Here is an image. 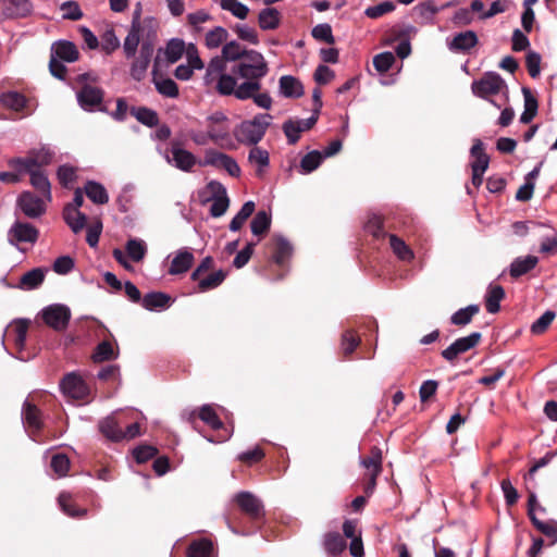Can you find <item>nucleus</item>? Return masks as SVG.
Returning <instances> with one entry per match:
<instances>
[{
	"label": "nucleus",
	"mask_w": 557,
	"mask_h": 557,
	"mask_svg": "<svg viewBox=\"0 0 557 557\" xmlns=\"http://www.w3.org/2000/svg\"><path fill=\"white\" fill-rule=\"evenodd\" d=\"M198 417L201 421L208 424L213 430H220L223 428V422L216 414L215 410L210 405H203L199 409Z\"/></svg>",
	"instance_id": "48"
},
{
	"label": "nucleus",
	"mask_w": 557,
	"mask_h": 557,
	"mask_svg": "<svg viewBox=\"0 0 557 557\" xmlns=\"http://www.w3.org/2000/svg\"><path fill=\"white\" fill-rule=\"evenodd\" d=\"M117 356L119 349H114L111 342L102 341L95 347L91 359L95 363H101L114 360Z\"/></svg>",
	"instance_id": "32"
},
{
	"label": "nucleus",
	"mask_w": 557,
	"mask_h": 557,
	"mask_svg": "<svg viewBox=\"0 0 557 557\" xmlns=\"http://www.w3.org/2000/svg\"><path fill=\"white\" fill-rule=\"evenodd\" d=\"M440 8L431 1L419 3L413 8L414 14L423 21H431L440 12Z\"/></svg>",
	"instance_id": "59"
},
{
	"label": "nucleus",
	"mask_w": 557,
	"mask_h": 557,
	"mask_svg": "<svg viewBox=\"0 0 557 557\" xmlns=\"http://www.w3.org/2000/svg\"><path fill=\"white\" fill-rule=\"evenodd\" d=\"M395 63V57L392 52H382L373 58V65L379 73L388 72Z\"/></svg>",
	"instance_id": "58"
},
{
	"label": "nucleus",
	"mask_w": 557,
	"mask_h": 557,
	"mask_svg": "<svg viewBox=\"0 0 557 557\" xmlns=\"http://www.w3.org/2000/svg\"><path fill=\"white\" fill-rule=\"evenodd\" d=\"M201 165H211L219 169H224L231 176L238 177L240 175V168L231 156L219 152L213 149H208L205 159L200 162Z\"/></svg>",
	"instance_id": "8"
},
{
	"label": "nucleus",
	"mask_w": 557,
	"mask_h": 557,
	"mask_svg": "<svg viewBox=\"0 0 557 557\" xmlns=\"http://www.w3.org/2000/svg\"><path fill=\"white\" fill-rule=\"evenodd\" d=\"M322 160L323 154L318 150H313L302 157L300 168L304 173H311L320 166Z\"/></svg>",
	"instance_id": "54"
},
{
	"label": "nucleus",
	"mask_w": 557,
	"mask_h": 557,
	"mask_svg": "<svg viewBox=\"0 0 557 557\" xmlns=\"http://www.w3.org/2000/svg\"><path fill=\"white\" fill-rule=\"evenodd\" d=\"M207 86H213L222 96H234L236 98V76L232 71L227 72L223 59L215 57L211 59L203 77Z\"/></svg>",
	"instance_id": "2"
},
{
	"label": "nucleus",
	"mask_w": 557,
	"mask_h": 557,
	"mask_svg": "<svg viewBox=\"0 0 557 557\" xmlns=\"http://www.w3.org/2000/svg\"><path fill=\"white\" fill-rule=\"evenodd\" d=\"M280 91L286 98H299L304 95V86L299 79L290 75L280 78Z\"/></svg>",
	"instance_id": "26"
},
{
	"label": "nucleus",
	"mask_w": 557,
	"mask_h": 557,
	"mask_svg": "<svg viewBox=\"0 0 557 557\" xmlns=\"http://www.w3.org/2000/svg\"><path fill=\"white\" fill-rule=\"evenodd\" d=\"M360 337L354 330H347L342 335L341 348L344 357L348 358L360 345Z\"/></svg>",
	"instance_id": "46"
},
{
	"label": "nucleus",
	"mask_w": 557,
	"mask_h": 557,
	"mask_svg": "<svg viewBox=\"0 0 557 557\" xmlns=\"http://www.w3.org/2000/svg\"><path fill=\"white\" fill-rule=\"evenodd\" d=\"M228 38V32L222 27L216 26L206 35V46L209 49H215L225 42Z\"/></svg>",
	"instance_id": "49"
},
{
	"label": "nucleus",
	"mask_w": 557,
	"mask_h": 557,
	"mask_svg": "<svg viewBox=\"0 0 557 557\" xmlns=\"http://www.w3.org/2000/svg\"><path fill=\"white\" fill-rule=\"evenodd\" d=\"M125 249H126L127 256L134 262H140L147 253V246H146L145 242L141 239H138V238L128 239L125 245Z\"/></svg>",
	"instance_id": "43"
},
{
	"label": "nucleus",
	"mask_w": 557,
	"mask_h": 557,
	"mask_svg": "<svg viewBox=\"0 0 557 557\" xmlns=\"http://www.w3.org/2000/svg\"><path fill=\"white\" fill-rule=\"evenodd\" d=\"M226 272H224L223 270H219L216 272L208 274L205 277L200 276L199 280L195 281L197 282V286L195 287L194 290L196 293H205L214 289L224 282Z\"/></svg>",
	"instance_id": "29"
},
{
	"label": "nucleus",
	"mask_w": 557,
	"mask_h": 557,
	"mask_svg": "<svg viewBox=\"0 0 557 557\" xmlns=\"http://www.w3.org/2000/svg\"><path fill=\"white\" fill-rule=\"evenodd\" d=\"M389 245L395 255L403 261H410L413 259V252L409 248V246L398 236L391 234L389 235Z\"/></svg>",
	"instance_id": "47"
},
{
	"label": "nucleus",
	"mask_w": 557,
	"mask_h": 557,
	"mask_svg": "<svg viewBox=\"0 0 557 557\" xmlns=\"http://www.w3.org/2000/svg\"><path fill=\"white\" fill-rule=\"evenodd\" d=\"M41 410L33 403L25 401L22 409V418L29 436L36 441L37 435L44 428Z\"/></svg>",
	"instance_id": "12"
},
{
	"label": "nucleus",
	"mask_w": 557,
	"mask_h": 557,
	"mask_svg": "<svg viewBox=\"0 0 557 557\" xmlns=\"http://www.w3.org/2000/svg\"><path fill=\"white\" fill-rule=\"evenodd\" d=\"M323 545L326 553L332 556H339L347 547L345 537L338 532H327Z\"/></svg>",
	"instance_id": "30"
},
{
	"label": "nucleus",
	"mask_w": 557,
	"mask_h": 557,
	"mask_svg": "<svg viewBox=\"0 0 557 557\" xmlns=\"http://www.w3.org/2000/svg\"><path fill=\"white\" fill-rule=\"evenodd\" d=\"M522 92L524 97V111L520 116V122L529 124L537 114L539 102L529 88L523 87Z\"/></svg>",
	"instance_id": "35"
},
{
	"label": "nucleus",
	"mask_w": 557,
	"mask_h": 557,
	"mask_svg": "<svg viewBox=\"0 0 557 557\" xmlns=\"http://www.w3.org/2000/svg\"><path fill=\"white\" fill-rule=\"evenodd\" d=\"M101 434L112 442L123 441L122 429L113 416H109L99 422Z\"/></svg>",
	"instance_id": "28"
},
{
	"label": "nucleus",
	"mask_w": 557,
	"mask_h": 557,
	"mask_svg": "<svg viewBox=\"0 0 557 557\" xmlns=\"http://www.w3.org/2000/svg\"><path fill=\"white\" fill-rule=\"evenodd\" d=\"M140 33L141 29L131 27V30L128 32L123 44V49L126 58L129 59L135 57L138 45L140 42Z\"/></svg>",
	"instance_id": "50"
},
{
	"label": "nucleus",
	"mask_w": 557,
	"mask_h": 557,
	"mask_svg": "<svg viewBox=\"0 0 557 557\" xmlns=\"http://www.w3.org/2000/svg\"><path fill=\"white\" fill-rule=\"evenodd\" d=\"M54 158V152L47 146L30 149L26 157L14 158L9 161V165L17 173L23 171L41 170V168L49 165Z\"/></svg>",
	"instance_id": "4"
},
{
	"label": "nucleus",
	"mask_w": 557,
	"mask_h": 557,
	"mask_svg": "<svg viewBox=\"0 0 557 557\" xmlns=\"http://www.w3.org/2000/svg\"><path fill=\"white\" fill-rule=\"evenodd\" d=\"M235 503L239 509L252 520H259L264 516L262 502L250 492H239L235 495Z\"/></svg>",
	"instance_id": "9"
},
{
	"label": "nucleus",
	"mask_w": 557,
	"mask_h": 557,
	"mask_svg": "<svg viewBox=\"0 0 557 557\" xmlns=\"http://www.w3.org/2000/svg\"><path fill=\"white\" fill-rule=\"evenodd\" d=\"M1 13L7 18H17L27 16L33 9L29 0H1Z\"/></svg>",
	"instance_id": "16"
},
{
	"label": "nucleus",
	"mask_w": 557,
	"mask_h": 557,
	"mask_svg": "<svg viewBox=\"0 0 557 557\" xmlns=\"http://www.w3.org/2000/svg\"><path fill=\"white\" fill-rule=\"evenodd\" d=\"M272 116L268 113H259L253 119L240 123L234 132L236 139L245 145H257L265 135L271 124Z\"/></svg>",
	"instance_id": "3"
},
{
	"label": "nucleus",
	"mask_w": 557,
	"mask_h": 557,
	"mask_svg": "<svg viewBox=\"0 0 557 557\" xmlns=\"http://www.w3.org/2000/svg\"><path fill=\"white\" fill-rule=\"evenodd\" d=\"M51 55L64 62H74L78 60L79 52L72 41L60 40L52 45Z\"/></svg>",
	"instance_id": "20"
},
{
	"label": "nucleus",
	"mask_w": 557,
	"mask_h": 557,
	"mask_svg": "<svg viewBox=\"0 0 557 557\" xmlns=\"http://www.w3.org/2000/svg\"><path fill=\"white\" fill-rule=\"evenodd\" d=\"M47 200L32 191H23L17 198V205L22 212L30 219L41 216L46 212Z\"/></svg>",
	"instance_id": "10"
},
{
	"label": "nucleus",
	"mask_w": 557,
	"mask_h": 557,
	"mask_svg": "<svg viewBox=\"0 0 557 557\" xmlns=\"http://www.w3.org/2000/svg\"><path fill=\"white\" fill-rule=\"evenodd\" d=\"M382 450L373 446L370 450L369 456L361 460L362 466L367 469V472H382Z\"/></svg>",
	"instance_id": "45"
},
{
	"label": "nucleus",
	"mask_w": 557,
	"mask_h": 557,
	"mask_svg": "<svg viewBox=\"0 0 557 557\" xmlns=\"http://www.w3.org/2000/svg\"><path fill=\"white\" fill-rule=\"evenodd\" d=\"M480 312V306L479 305H469L466 308H461L457 310L451 317H450V323L457 326H466L468 325L473 317Z\"/></svg>",
	"instance_id": "40"
},
{
	"label": "nucleus",
	"mask_w": 557,
	"mask_h": 557,
	"mask_svg": "<svg viewBox=\"0 0 557 557\" xmlns=\"http://www.w3.org/2000/svg\"><path fill=\"white\" fill-rule=\"evenodd\" d=\"M471 89L475 96L484 99L503 92L504 90H506V92L508 91L505 81L495 72L485 73L481 79L472 83Z\"/></svg>",
	"instance_id": "5"
},
{
	"label": "nucleus",
	"mask_w": 557,
	"mask_h": 557,
	"mask_svg": "<svg viewBox=\"0 0 557 557\" xmlns=\"http://www.w3.org/2000/svg\"><path fill=\"white\" fill-rule=\"evenodd\" d=\"M158 455V448L151 445H140L133 450V456L138 463H145Z\"/></svg>",
	"instance_id": "60"
},
{
	"label": "nucleus",
	"mask_w": 557,
	"mask_h": 557,
	"mask_svg": "<svg viewBox=\"0 0 557 557\" xmlns=\"http://www.w3.org/2000/svg\"><path fill=\"white\" fill-rule=\"evenodd\" d=\"M84 193L96 205H106L109 201L107 189L98 182L88 181L85 184Z\"/></svg>",
	"instance_id": "33"
},
{
	"label": "nucleus",
	"mask_w": 557,
	"mask_h": 557,
	"mask_svg": "<svg viewBox=\"0 0 557 557\" xmlns=\"http://www.w3.org/2000/svg\"><path fill=\"white\" fill-rule=\"evenodd\" d=\"M271 226V215L265 211H259L250 223L251 232L253 235H265Z\"/></svg>",
	"instance_id": "41"
},
{
	"label": "nucleus",
	"mask_w": 557,
	"mask_h": 557,
	"mask_svg": "<svg viewBox=\"0 0 557 557\" xmlns=\"http://www.w3.org/2000/svg\"><path fill=\"white\" fill-rule=\"evenodd\" d=\"M71 319V310L65 305H50L42 310V320L55 331H63L67 327Z\"/></svg>",
	"instance_id": "7"
},
{
	"label": "nucleus",
	"mask_w": 557,
	"mask_h": 557,
	"mask_svg": "<svg viewBox=\"0 0 557 557\" xmlns=\"http://www.w3.org/2000/svg\"><path fill=\"white\" fill-rule=\"evenodd\" d=\"M156 89L159 94L169 98L178 97V86L172 78L153 79Z\"/></svg>",
	"instance_id": "52"
},
{
	"label": "nucleus",
	"mask_w": 557,
	"mask_h": 557,
	"mask_svg": "<svg viewBox=\"0 0 557 557\" xmlns=\"http://www.w3.org/2000/svg\"><path fill=\"white\" fill-rule=\"evenodd\" d=\"M77 99L82 108L91 109L102 102L103 90L91 85H84L77 94Z\"/></svg>",
	"instance_id": "18"
},
{
	"label": "nucleus",
	"mask_w": 557,
	"mask_h": 557,
	"mask_svg": "<svg viewBox=\"0 0 557 557\" xmlns=\"http://www.w3.org/2000/svg\"><path fill=\"white\" fill-rule=\"evenodd\" d=\"M59 503L62 510L70 517L82 518L87 515V509L77 508L76 504L71 499V496L61 494L59 496Z\"/></svg>",
	"instance_id": "51"
},
{
	"label": "nucleus",
	"mask_w": 557,
	"mask_h": 557,
	"mask_svg": "<svg viewBox=\"0 0 557 557\" xmlns=\"http://www.w3.org/2000/svg\"><path fill=\"white\" fill-rule=\"evenodd\" d=\"M30 175L32 186L47 200L51 201V184L42 170L23 171Z\"/></svg>",
	"instance_id": "24"
},
{
	"label": "nucleus",
	"mask_w": 557,
	"mask_h": 557,
	"mask_svg": "<svg viewBox=\"0 0 557 557\" xmlns=\"http://www.w3.org/2000/svg\"><path fill=\"white\" fill-rule=\"evenodd\" d=\"M149 64V59H141V55L138 54L132 64L131 76L135 81L140 82L145 77Z\"/></svg>",
	"instance_id": "64"
},
{
	"label": "nucleus",
	"mask_w": 557,
	"mask_h": 557,
	"mask_svg": "<svg viewBox=\"0 0 557 557\" xmlns=\"http://www.w3.org/2000/svg\"><path fill=\"white\" fill-rule=\"evenodd\" d=\"M57 177L64 188H70L77 178L76 168L69 164L60 165L57 171Z\"/></svg>",
	"instance_id": "55"
},
{
	"label": "nucleus",
	"mask_w": 557,
	"mask_h": 557,
	"mask_svg": "<svg viewBox=\"0 0 557 557\" xmlns=\"http://www.w3.org/2000/svg\"><path fill=\"white\" fill-rule=\"evenodd\" d=\"M62 392L74 399L87 398L89 388L85 381L76 373H67L60 383Z\"/></svg>",
	"instance_id": "13"
},
{
	"label": "nucleus",
	"mask_w": 557,
	"mask_h": 557,
	"mask_svg": "<svg viewBox=\"0 0 557 557\" xmlns=\"http://www.w3.org/2000/svg\"><path fill=\"white\" fill-rule=\"evenodd\" d=\"M213 544L208 539L193 541L187 548V557H211Z\"/></svg>",
	"instance_id": "39"
},
{
	"label": "nucleus",
	"mask_w": 557,
	"mask_h": 557,
	"mask_svg": "<svg viewBox=\"0 0 557 557\" xmlns=\"http://www.w3.org/2000/svg\"><path fill=\"white\" fill-rule=\"evenodd\" d=\"M541 54L535 51H529L525 57V65L529 75L536 78L541 73Z\"/></svg>",
	"instance_id": "61"
},
{
	"label": "nucleus",
	"mask_w": 557,
	"mask_h": 557,
	"mask_svg": "<svg viewBox=\"0 0 557 557\" xmlns=\"http://www.w3.org/2000/svg\"><path fill=\"white\" fill-rule=\"evenodd\" d=\"M0 103L8 109L22 111L26 107L27 99L21 92L7 91L1 94Z\"/></svg>",
	"instance_id": "38"
},
{
	"label": "nucleus",
	"mask_w": 557,
	"mask_h": 557,
	"mask_svg": "<svg viewBox=\"0 0 557 557\" xmlns=\"http://www.w3.org/2000/svg\"><path fill=\"white\" fill-rule=\"evenodd\" d=\"M207 188L212 194V205L210 208V214L213 218L222 216L228 209L230 206V199L226 193V188L216 181H211Z\"/></svg>",
	"instance_id": "14"
},
{
	"label": "nucleus",
	"mask_w": 557,
	"mask_h": 557,
	"mask_svg": "<svg viewBox=\"0 0 557 557\" xmlns=\"http://www.w3.org/2000/svg\"><path fill=\"white\" fill-rule=\"evenodd\" d=\"M311 35L315 40L324 41L329 45H333L335 42V38L332 33V27L327 23L315 25L311 30Z\"/></svg>",
	"instance_id": "57"
},
{
	"label": "nucleus",
	"mask_w": 557,
	"mask_h": 557,
	"mask_svg": "<svg viewBox=\"0 0 557 557\" xmlns=\"http://www.w3.org/2000/svg\"><path fill=\"white\" fill-rule=\"evenodd\" d=\"M45 274L44 269L35 268L21 276L17 287L23 290L36 289L44 283Z\"/></svg>",
	"instance_id": "27"
},
{
	"label": "nucleus",
	"mask_w": 557,
	"mask_h": 557,
	"mask_svg": "<svg viewBox=\"0 0 557 557\" xmlns=\"http://www.w3.org/2000/svg\"><path fill=\"white\" fill-rule=\"evenodd\" d=\"M247 50L245 46H242L236 40H232L223 46L222 54L219 58L223 59L225 64L228 61L239 63Z\"/></svg>",
	"instance_id": "31"
},
{
	"label": "nucleus",
	"mask_w": 557,
	"mask_h": 557,
	"mask_svg": "<svg viewBox=\"0 0 557 557\" xmlns=\"http://www.w3.org/2000/svg\"><path fill=\"white\" fill-rule=\"evenodd\" d=\"M63 219L70 228L76 234L79 233L87 224L86 214L71 206L64 207Z\"/></svg>",
	"instance_id": "25"
},
{
	"label": "nucleus",
	"mask_w": 557,
	"mask_h": 557,
	"mask_svg": "<svg viewBox=\"0 0 557 557\" xmlns=\"http://www.w3.org/2000/svg\"><path fill=\"white\" fill-rule=\"evenodd\" d=\"M531 522L537 531L552 540V544L557 542V521H542L537 517H531Z\"/></svg>",
	"instance_id": "44"
},
{
	"label": "nucleus",
	"mask_w": 557,
	"mask_h": 557,
	"mask_svg": "<svg viewBox=\"0 0 557 557\" xmlns=\"http://www.w3.org/2000/svg\"><path fill=\"white\" fill-rule=\"evenodd\" d=\"M231 71L236 76V99L248 100L255 91L261 90V79L269 69L239 62L232 65Z\"/></svg>",
	"instance_id": "1"
},
{
	"label": "nucleus",
	"mask_w": 557,
	"mask_h": 557,
	"mask_svg": "<svg viewBox=\"0 0 557 557\" xmlns=\"http://www.w3.org/2000/svg\"><path fill=\"white\" fill-rule=\"evenodd\" d=\"M248 160L251 164H257L258 169L256 171V175L258 177H262L263 169L269 165V152L259 147H253L249 151Z\"/></svg>",
	"instance_id": "42"
},
{
	"label": "nucleus",
	"mask_w": 557,
	"mask_h": 557,
	"mask_svg": "<svg viewBox=\"0 0 557 557\" xmlns=\"http://www.w3.org/2000/svg\"><path fill=\"white\" fill-rule=\"evenodd\" d=\"M479 42L478 36L473 30H466L457 34L448 44V48L456 52H468Z\"/></svg>",
	"instance_id": "21"
},
{
	"label": "nucleus",
	"mask_w": 557,
	"mask_h": 557,
	"mask_svg": "<svg viewBox=\"0 0 557 557\" xmlns=\"http://www.w3.org/2000/svg\"><path fill=\"white\" fill-rule=\"evenodd\" d=\"M194 261L195 257L191 251L186 248L180 249L172 259L168 272L171 275L186 273L191 268Z\"/></svg>",
	"instance_id": "19"
},
{
	"label": "nucleus",
	"mask_w": 557,
	"mask_h": 557,
	"mask_svg": "<svg viewBox=\"0 0 557 557\" xmlns=\"http://www.w3.org/2000/svg\"><path fill=\"white\" fill-rule=\"evenodd\" d=\"M39 237V231L30 223L16 221L8 232V240L16 246L18 243L35 244Z\"/></svg>",
	"instance_id": "11"
},
{
	"label": "nucleus",
	"mask_w": 557,
	"mask_h": 557,
	"mask_svg": "<svg viewBox=\"0 0 557 557\" xmlns=\"http://www.w3.org/2000/svg\"><path fill=\"white\" fill-rule=\"evenodd\" d=\"M270 247L274 263L284 268L292 258L294 251L289 240L282 235H273L270 242Z\"/></svg>",
	"instance_id": "15"
},
{
	"label": "nucleus",
	"mask_w": 557,
	"mask_h": 557,
	"mask_svg": "<svg viewBox=\"0 0 557 557\" xmlns=\"http://www.w3.org/2000/svg\"><path fill=\"white\" fill-rule=\"evenodd\" d=\"M556 313L554 311H545L537 320L531 325V332L535 335H541L547 331L554 321Z\"/></svg>",
	"instance_id": "56"
},
{
	"label": "nucleus",
	"mask_w": 557,
	"mask_h": 557,
	"mask_svg": "<svg viewBox=\"0 0 557 557\" xmlns=\"http://www.w3.org/2000/svg\"><path fill=\"white\" fill-rule=\"evenodd\" d=\"M171 154L172 159L168 157L169 162H173L177 169L185 172L190 171L197 162L196 157L183 149L178 141L171 143Z\"/></svg>",
	"instance_id": "17"
},
{
	"label": "nucleus",
	"mask_w": 557,
	"mask_h": 557,
	"mask_svg": "<svg viewBox=\"0 0 557 557\" xmlns=\"http://www.w3.org/2000/svg\"><path fill=\"white\" fill-rule=\"evenodd\" d=\"M184 51H185V44L182 39H177V38L171 39L168 42L166 49H165V55H166L168 62H170V63L177 62L182 58Z\"/></svg>",
	"instance_id": "53"
},
{
	"label": "nucleus",
	"mask_w": 557,
	"mask_h": 557,
	"mask_svg": "<svg viewBox=\"0 0 557 557\" xmlns=\"http://www.w3.org/2000/svg\"><path fill=\"white\" fill-rule=\"evenodd\" d=\"M281 13L274 8H265L258 15V24L263 30L276 29L280 26Z\"/></svg>",
	"instance_id": "34"
},
{
	"label": "nucleus",
	"mask_w": 557,
	"mask_h": 557,
	"mask_svg": "<svg viewBox=\"0 0 557 557\" xmlns=\"http://www.w3.org/2000/svg\"><path fill=\"white\" fill-rule=\"evenodd\" d=\"M481 339L482 334L480 332H473L468 336L457 338L453 344L444 349L441 355L446 361L454 362L459 355L476 347Z\"/></svg>",
	"instance_id": "6"
},
{
	"label": "nucleus",
	"mask_w": 557,
	"mask_h": 557,
	"mask_svg": "<svg viewBox=\"0 0 557 557\" xmlns=\"http://www.w3.org/2000/svg\"><path fill=\"white\" fill-rule=\"evenodd\" d=\"M395 8L392 1H384L376 5L369 7L364 13L370 18H379L386 13L393 12Z\"/></svg>",
	"instance_id": "63"
},
{
	"label": "nucleus",
	"mask_w": 557,
	"mask_h": 557,
	"mask_svg": "<svg viewBox=\"0 0 557 557\" xmlns=\"http://www.w3.org/2000/svg\"><path fill=\"white\" fill-rule=\"evenodd\" d=\"M131 114L136 117L138 122L148 127H154L159 125L158 113L147 107H132Z\"/></svg>",
	"instance_id": "36"
},
{
	"label": "nucleus",
	"mask_w": 557,
	"mask_h": 557,
	"mask_svg": "<svg viewBox=\"0 0 557 557\" xmlns=\"http://www.w3.org/2000/svg\"><path fill=\"white\" fill-rule=\"evenodd\" d=\"M539 263V258L532 255L525 257L516 258L509 269V274L512 278H519L520 276L531 272Z\"/></svg>",
	"instance_id": "22"
},
{
	"label": "nucleus",
	"mask_w": 557,
	"mask_h": 557,
	"mask_svg": "<svg viewBox=\"0 0 557 557\" xmlns=\"http://www.w3.org/2000/svg\"><path fill=\"white\" fill-rule=\"evenodd\" d=\"M173 302L170 295L163 292H151L143 297L141 305L149 311L169 308Z\"/></svg>",
	"instance_id": "23"
},
{
	"label": "nucleus",
	"mask_w": 557,
	"mask_h": 557,
	"mask_svg": "<svg viewBox=\"0 0 557 557\" xmlns=\"http://www.w3.org/2000/svg\"><path fill=\"white\" fill-rule=\"evenodd\" d=\"M505 298V290L500 285H491L485 298V307L490 313H497L500 301Z\"/></svg>",
	"instance_id": "37"
},
{
	"label": "nucleus",
	"mask_w": 557,
	"mask_h": 557,
	"mask_svg": "<svg viewBox=\"0 0 557 557\" xmlns=\"http://www.w3.org/2000/svg\"><path fill=\"white\" fill-rule=\"evenodd\" d=\"M283 132L289 145H295L300 139L301 128L292 119L284 122Z\"/></svg>",
	"instance_id": "62"
}]
</instances>
